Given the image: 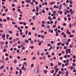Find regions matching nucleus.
<instances>
[{
    "label": "nucleus",
    "instance_id": "1",
    "mask_svg": "<svg viewBox=\"0 0 76 76\" xmlns=\"http://www.w3.org/2000/svg\"><path fill=\"white\" fill-rule=\"evenodd\" d=\"M34 72L35 73L38 74L39 73V72L38 71V69L37 68H35L34 69Z\"/></svg>",
    "mask_w": 76,
    "mask_h": 76
},
{
    "label": "nucleus",
    "instance_id": "2",
    "mask_svg": "<svg viewBox=\"0 0 76 76\" xmlns=\"http://www.w3.org/2000/svg\"><path fill=\"white\" fill-rule=\"evenodd\" d=\"M2 59H3V61H2V63L4 64L5 63V61L4 58V56H3L2 57Z\"/></svg>",
    "mask_w": 76,
    "mask_h": 76
},
{
    "label": "nucleus",
    "instance_id": "3",
    "mask_svg": "<svg viewBox=\"0 0 76 76\" xmlns=\"http://www.w3.org/2000/svg\"><path fill=\"white\" fill-rule=\"evenodd\" d=\"M75 10H73V11H71V12H70V13H71V15H73V13H75Z\"/></svg>",
    "mask_w": 76,
    "mask_h": 76
},
{
    "label": "nucleus",
    "instance_id": "4",
    "mask_svg": "<svg viewBox=\"0 0 76 76\" xmlns=\"http://www.w3.org/2000/svg\"><path fill=\"white\" fill-rule=\"evenodd\" d=\"M70 38H73L74 37V35L73 34H71L69 36Z\"/></svg>",
    "mask_w": 76,
    "mask_h": 76
},
{
    "label": "nucleus",
    "instance_id": "5",
    "mask_svg": "<svg viewBox=\"0 0 76 76\" xmlns=\"http://www.w3.org/2000/svg\"><path fill=\"white\" fill-rule=\"evenodd\" d=\"M4 65L2 66L1 67H0V69L1 70L2 69H3V68H4Z\"/></svg>",
    "mask_w": 76,
    "mask_h": 76
},
{
    "label": "nucleus",
    "instance_id": "6",
    "mask_svg": "<svg viewBox=\"0 0 76 76\" xmlns=\"http://www.w3.org/2000/svg\"><path fill=\"white\" fill-rule=\"evenodd\" d=\"M24 41H25L24 42H26V43H28L29 42V41H28V40H26V39H25L24 40Z\"/></svg>",
    "mask_w": 76,
    "mask_h": 76
},
{
    "label": "nucleus",
    "instance_id": "7",
    "mask_svg": "<svg viewBox=\"0 0 76 76\" xmlns=\"http://www.w3.org/2000/svg\"><path fill=\"white\" fill-rule=\"evenodd\" d=\"M46 58V56H43L42 57V58L43 59V60H45Z\"/></svg>",
    "mask_w": 76,
    "mask_h": 76
},
{
    "label": "nucleus",
    "instance_id": "8",
    "mask_svg": "<svg viewBox=\"0 0 76 76\" xmlns=\"http://www.w3.org/2000/svg\"><path fill=\"white\" fill-rule=\"evenodd\" d=\"M66 33H67V34H68L69 35H70L71 34V32H70L69 31H68V32L66 31Z\"/></svg>",
    "mask_w": 76,
    "mask_h": 76
},
{
    "label": "nucleus",
    "instance_id": "9",
    "mask_svg": "<svg viewBox=\"0 0 76 76\" xmlns=\"http://www.w3.org/2000/svg\"><path fill=\"white\" fill-rule=\"evenodd\" d=\"M46 25L48 26L47 28H48V29H50V26L48 24H46Z\"/></svg>",
    "mask_w": 76,
    "mask_h": 76
},
{
    "label": "nucleus",
    "instance_id": "10",
    "mask_svg": "<svg viewBox=\"0 0 76 76\" xmlns=\"http://www.w3.org/2000/svg\"><path fill=\"white\" fill-rule=\"evenodd\" d=\"M56 36H58V31H56Z\"/></svg>",
    "mask_w": 76,
    "mask_h": 76
},
{
    "label": "nucleus",
    "instance_id": "11",
    "mask_svg": "<svg viewBox=\"0 0 76 76\" xmlns=\"http://www.w3.org/2000/svg\"><path fill=\"white\" fill-rule=\"evenodd\" d=\"M48 72V71H47V70H45L44 71V73L45 74H47V72Z\"/></svg>",
    "mask_w": 76,
    "mask_h": 76
},
{
    "label": "nucleus",
    "instance_id": "12",
    "mask_svg": "<svg viewBox=\"0 0 76 76\" xmlns=\"http://www.w3.org/2000/svg\"><path fill=\"white\" fill-rule=\"evenodd\" d=\"M7 21H9V20H10V18L9 17H7Z\"/></svg>",
    "mask_w": 76,
    "mask_h": 76
},
{
    "label": "nucleus",
    "instance_id": "13",
    "mask_svg": "<svg viewBox=\"0 0 76 76\" xmlns=\"http://www.w3.org/2000/svg\"><path fill=\"white\" fill-rule=\"evenodd\" d=\"M14 63H18V61L16 60H14Z\"/></svg>",
    "mask_w": 76,
    "mask_h": 76
},
{
    "label": "nucleus",
    "instance_id": "14",
    "mask_svg": "<svg viewBox=\"0 0 76 76\" xmlns=\"http://www.w3.org/2000/svg\"><path fill=\"white\" fill-rule=\"evenodd\" d=\"M35 16L36 17H37L36 16L34 15L32 17V18H33V20H35Z\"/></svg>",
    "mask_w": 76,
    "mask_h": 76
},
{
    "label": "nucleus",
    "instance_id": "15",
    "mask_svg": "<svg viewBox=\"0 0 76 76\" xmlns=\"http://www.w3.org/2000/svg\"><path fill=\"white\" fill-rule=\"evenodd\" d=\"M17 45V43H15L14 45H12V46L13 47H14L15 46V45Z\"/></svg>",
    "mask_w": 76,
    "mask_h": 76
},
{
    "label": "nucleus",
    "instance_id": "16",
    "mask_svg": "<svg viewBox=\"0 0 76 76\" xmlns=\"http://www.w3.org/2000/svg\"><path fill=\"white\" fill-rule=\"evenodd\" d=\"M69 26L70 28H72V24L70 23L69 24Z\"/></svg>",
    "mask_w": 76,
    "mask_h": 76
},
{
    "label": "nucleus",
    "instance_id": "17",
    "mask_svg": "<svg viewBox=\"0 0 76 76\" xmlns=\"http://www.w3.org/2000/svg\"><path fill=\"white\" fill-rule=\"evenodd\" d=\"M55 70H53L51 71V73H54Z\"/></svg>",
    "mask_w": 76,
    "mask_h": 76
},
{
    "label": "nucleus",
    "instance_id": "18",
    "mask_svg": "<svg viewBox=\"0 0 76 76\" xmlns=\"http://www.w3.org/2000/svg\"><path fill=\"white\" fill-rule=\"evenodd\" d=\"M50 4H55V2H52L50 3Z\"/></svg>",
    "mask_w": 76,
    "mask_h": 76
},
{
    "label": "nucleus",
    "instance_id": "19",
    "mask_svg": "<svg viewBox=\"0 0 76 76\" xmlns=\"http://www.w3.org/2000/svg\"><path fill=\"white\" fill-rule=\"evenodd\" d=\"M65 74H66V75H68L69 74V72L68 71H66L65 72Z\"/></svg>",
    "mask_w": 76,
    "mask_h": 76
},
{
    "label": "nucleus",
    "instance_id": "20",
    "mask_svg": "<svg viewBox=\"0 0 76 76\" xmlns=\"http://www.w3.org/2000/svg\"><path fill=\"white\" fill-rule=\"evenodd\" d=\"M7 11H8V9L7 8H6L5 10V12H7Z\"/></svg>",
    "mask_w": 76,
    "mask_h": 76
},
{
    "label": "nucleus",
    "instance_id": "21",
    "mask_svg": "<svg viewBox=\"0 0 76 76\" xmlns=\"http://www.w3.org/2000/svg\"><path fill=\"white\" fill-rule=\"evenodd\" d=\"M8 60H9V58L7 57L5 58V61H8Z\"/></svg>",
    "mask_w": 76,
    "mask_h": 76
},
{
    "label": "nucleus",
    "instance_id": "22",
    "mask_svg": "<svg viewBox=\"0 0 76 76\" xmlns=\"http://www.w3.org/2000/svg\"><path fill=\"white\" fill-rule=\"evenodd\" d=\"M42 28H44V27L45 26V25H44V24H42Z\"/></svg>",
    "mask_w": 76,
    "mask_h": 76
},
{
    "label": "nucleus",
    "instance_id": "23",
    "mask_svg": "<svg viewBox=\"0 0 76 76\" xmlns=\"http://www.w3.org/2000/svg\"><path fill=\"white\" fill-rule=\"evenodd\" d=\"M48 19L49 20H50V19L51 18V16H49L48 17Z\"/></svg>",
    "mask_w": 76,
    "mask_h": 76
},
{
    "label": "nucleus",
    "instance_id": "24",
    "mask_svg": "<svg viewBox=\"0 0 76 76\" xmlns=\"http://www.w3.org/2000/svg\"><path fill=\"white\" fill-rule=\"evenodd\" d=\"M26 3H29V0H26Z\"/></svg>",
    "mask_w": 76,
    "mask_h": 76
},
{
    "label": "nucleus",
    "instance_id": "25",
    "mask_svg": "<svg viewBox=\"0 0 76 76\" xmlns=\"http://www.w3.org/2000/svg\"><path fill=\"white\" fill-rule=\"evenodd\" d=\"M41 36L42 37V38H45V36L44 35H41Z\"/></svg>",
    "mask_w": 76,
    "mask_h": 76
},
{
    "label": "nucleus",
    "instance_id": "26",
    "mask_svg": "<svg viewBox=\"0 0 76 76\" xmlns=\"http://www.w3.org/2000/svg\"><path fill=\"white\" fill-rule=\"evenodd\" d=\"M44 9H43V10H42V13H45V11L44 10Z\"/></svg>",
    "mask_w": 76,
    "mask_h": 76
},
{
    "label": "nucleus",
    "instance_id": "27",
    "mask_svg": "<svg viewBox=\"0 0 76 76\" xmlns=\"http://www.w3.org/2000/svg\"><path fill=\"white\" fill-rule=\"evenodd\" d=\"M54 31H55V32H56V31H58V29H57V28H56V29H54Z\"/></svg>",
    "mask_w": 76,
    "mask_h": 76
},
{
    "label": "nucleus",
    "instance_id": "28",
    "mask_svg": "<svg viewBox=\"0 0 76 76\" xmlns=\"http://www.w3.org/2000/svg\"><path fill=\"white\" fill-rule=\"evenodd\" d=\"M39 15V13H38V12H36V15L37 16H38V15Z\"/></svg>",
    "mask_w": 76,
    "mask_h": 76
},
{
    "label": "nucleus",
    "instance_id": "29",
    "mask_svg": "<svg viewBox=\"0 0 76 76\" xmlns=\"http://www.w3.org/2000/svg\"><path fill=\"white\" fill-rule=\"evenodd\" d=\"M63 13V12L62 11H59V14L60 15H61L62 13Z\"/></svg>",
    "mask_w": 76,
    "mask_h": 76
},
{
    "label": "nucleus",
    "instance_id": "30",
    "mask_svg": "<svg viewBox=\"0 0 76 76\" xmlns=\"http://www.w3.org/2000/svg\"><path fill=\"white\" fill-rule=\"evenodd\" d=\"M65 73V71H62V75H64V74Z\"/></svg>",
    "mask_w": 76,
    "mask_h": 76
},
{
    "label": "nucleus",
    "instance_id": "31",
    "mask_svg": "<svg viewBox=\"0 0 76 76\" xmlns=\"http://www.w3.org/2000/svg\"><path fill=\"white\" fill-rule=\"evenodd\" d=\"M58 70H59V69L58 68H57L56 69V71H55V72H58Z\"/></svg>",
    "mask_w": 76,
    "mask_h": 76
},
{
    "label": "nucleus",
    "instance_id": "32",
    "mask_svg": "<svg viewBox=\"0 0 76 76\" xmlns=\"http://www.w3.org/2000/svg\"><path fill=\"white\" fill-rule=\"evenodd\" d=\"M56 75H57V73H54L53 75V76H56Z\"/></svg>",
    "mask_w": 76,
    "mask_h": 76
},
{
    "label": "nucleus",
    "instance_id": "33",
    "mask_svg": "<svg viewBox=\"0 0 76 76\" xmlns=\"http://www.w3.org/2000/svg\"><path fill=\"white\" fill-rule=\"evenodd\" d=\"M53 19H56V17L55 16H54L53 18Z\"/></svg>",
    "mask_w": 76,
    "mask_h": 76
},
{
    "label": "nucleus",
    "instance_id": "34",
    "mask_svg": "<svg viewBox=\"0 0 76 76\" xmlns=\"http://www.w3.org/2000/svg\"><path fill=\"white\" fill-rule=\"evenodd\" d=\"M26 35H28V30H26Z\"/></svg>",
    "mask_w": 76,
    "mask_h": 76
},
{
    "label": "nucleus",
    "instance_id": "35",
    "mask_svg": "<svg viewBox=\"0 0 76 76\" xmlns=\"http://www.w3.org/2000/svg\"><path fill=\"white\" fill-rule=\"evenodd\" d=\"M25 42L24 41L23 42L22 44L23 45L25 46Z\"/></svg>",
    "mask_w": 76,
    "mask_h": 76
},
{
    "label": "nucleus",
    "instance_id": "36",
    "mask_svg": "<svg viewBox=\"0 0 76 76\" xmlns=\"http://www.w3.org/2000/svg\"><path fill=\"white\" fill-rule=\"evenodd\" d=\"M26 24H27V23H26V22H24L23 23V25L24 26L26 25Z\"/></svg>",
    "mask_w": 76,
    "mask_h": 76
},
{
    "label": "nucleus",
    "instance_id": "37",
    "mask_svg": "<svg viewBox=\"0 0 76 76\" xmlns=\"http://www.w3.org/2000/svg\"><path fill=\"white\" fill-rule=\"evenodd\" d=\"M26 37V36L25 35V34L23 35H22V37L23 38H24V37Z\"/></svg>",
    "mask_w": 76,
    "mask_h": 76
},
{
    "label": "nucleus",
    "instance_id": "38",
    "mask_svg": "<svg viewBox=\"0 0 76 76\" xmlns=\"http://www.w3.org/2000/svg\"><path fill=\"white\" fill-rule=\"evenodd\" d=\"M36 59V58L35 57V56H34L33 57V58H32V60H35V59Z\"/></svg>",
    "mask_w": 76,
    "mask_h": 76
},
{
    "label": "nucleus",
    "instance_id": "39",
    "mask_svg": "<svg viewBox=\"0 0 76 76\" xmlns=\"http://www.w3.org/2000/svg\"><path fill=\"white\" fill-rule=\"evenodd\" d=\"M61 6H60V7L59 8V9H61V7L62 6H63V5L62 4H61Z\"/></svg>",
    "mask_w": 76,
    "mask_h": 76
},
{
    "label": "nucleus",
    "instance_id": "40",
    "mask_svg": "<svg viewBox=\"0 0 76 76\" xmlns=\"http://www.w3.org/2000/svg\"><path fill=\"white\" fill-rule=\"evenodd\" d=\"M50 65L51 66H53L54 64H53V63H51L50 64Z\"/></svg>",
    "mask_w": 76,
    "mask_h": 76
},
{
    "label": "nucleus",
    "instance_id": "41",
    "mask_svg": "<svg viewBox=\"0 0 76 76\" xmlns=\"http://www.w3.org/2000/svg\"><path fill=\"white\" fill-rule=\"evenodd\" d=\"M61 70L62 71H64V68H62L61 69Z\"/></svg>",
    "mask_w": 76,
    "mask_h": 76
},
{
    "label": "nucleus",
    "instance_id": "42",
    "mask_svg": "<svg viewBox=\"0 0 76 76\" xmlns=\"http://www.w3.org/2000/svg\"><path fill=\"white\" fill-rule=\"evenodd\" d=\"M30 48L31 49H33V48H34V47L33 46H31Z\"/></svg>",
    "mask_w": 76,
    "mask_h": 76
},
{
    "label": "nucleus",
    "instance_id": "43",
    "mask_svg": "<svg viewBox=\"0 0 76 76\" xmlns=\"http://www.w3.org/2000/svg\"><path fill=\"white\" fill-rule=\"evenodd\" d=\"M5 51H6V52L7 51V50H6V49H4L3 50V52H5Z\"/></svg>",
    "mask_w": 76,
    "mask_h": 76
},
{
    "label": "nucleus",
    "instance_id": "44",
    "mask_svg": "<svg viewBox=\"0 0 76 76\" xmlns=\"http://www.w3.org/2000/svg\"><path fill=\"white\" fill-rule=\"evenodd\" d=\"M31 67H34V64H32L31 65Z\"/></svg>",
    "mask_w": 76,
    "mask_h": 76
},
{
    "label": "nucleus",
    "instance_id": "45",
    "mask_svg": "<svg viewBox=\"0 0 76 76\" xmlns=\"http://www.w3.org/2000/svg\"><path fill=\"white\" fill-rule=\"evenodd\" d=\"M10 70H13V68L12 67H10Z\"/></svg>",
    "mask_w": 76,
    "mask_h": 76
},
{
    "label": "nucleus",
    "instance_id": "46",
    "mask_svg": "<svg viewBox=\"0 0 76 76\" xmlns=\"http://www.w3.org/2000/svg\"><path fill=\"white\" fill-rule=\"evenodd\" d=\"M12 23L13 25H15V24H16V23H15V22H12Z\"/></svg>",
    "mask_w": 76,
    "mask_h": 76
},
{
    "label": "nucleus",
    "instance_id": "47",
    "mask_svg": "<svg viewBox=\"0 0 76 76\" xmlns=\"http://www.w3.org/2000/svg\"><path fill=\"white\" fill-rule=\"evenodd\" d=\"M39 46H40V45H41V42H39V44H38Z\"/></svg>",
    "mask_w": 76,
    "mask_h": 76
},
{
    "label": "nucleus",
    "instance_id": "48",
    "mask_svg": "<svg viewBox=\"0 0 76 76\" xmlns=\"http://www.w3.org/2000/svg\"><path fill=\"white\" fill-rule=\"evenodd\" d=\"M28 50H26V54H28Z\"/></svg>",
    "mask_w": 76,
    "mask_h": 76
},
{
    "label": "nucleus",
    "instance_id": "49",
    "mask_svg": "<svg viewBox=\"0 0 76 76\" xmlns=\"http://www.w3.org/2000/svg\"><path fill=\"white\" fill-rule=\"evenodd\" d=\"M69 7H73V5L72 4H70L69 5Z\"/></svg>",
    "mask_w": 76,
    "mask_h": 76
},
{
    "label": "nucleus",
    "instance_id": "50",
    "mask_svg": "<svg viewBox=\"0 0 76 76\" xmlns=\"http://www.w3.org/2000/svg\"><path fill=\"white\" fill-rule=\"evenodd\" d=\"M37 68L38 69H39V65H37Z\"/></svg>",
    "mask_w": 76,
    "mask_h": 76
},
{
    "label": "nucleus",
    "instance_id": "51",
    "mask_svg": "<svg viewBox=\"0 0 76 76\" xmlns=\"http://www.w3.org/2000/svg\"><path fill=\"white\" fill-rule=\"evenodd\" d=\"M63 35V37H64V38H66V35L65 34H64Z\"/></svg>",
    "mask_w": 76,
    "mask_h": 76
},
{
    "label": "nucleus",
    "instance_id": "52",
    "mask_svg": "<svg viewBox=\"0 0 76 76\" xmlns=\"http://www.w3.org/2000/svg\"><path fill=\"white\" fill-rule=\"evenodd\" d=\"M72 65L73 66H75L76 65V64H75V63H73L72 64Z\"/></svg>",
    "mask_w": 76,
    "mask_h": 76
},
{
    "label": "nucleus",
    "instance_id": "53",
    "mask_svg": "<svg viewBox=\"0 0 76 76\" xmlns=\"http://www.w3.org/2000/svg\"><path fill=\"white\" fill-rule=\"evenodd\" d=\"M5 35L4 34V35L2 36V38H4V37H5Z\"/></svg>",
    "mask_w": 76,
    "mask_h": 76
},
{
    "label": "nucleus",
    "instance_id": "54",
    "mask_svg": "<svg viewBox=\"0 0 76 76\" xmlns=\"http://www.w3.org/2000/svg\"><path fill=\"white\" fill-rule=\"evenodd\" d=\"M10 74H12V73H13V72L10 71L9 72Z\"/></svg>",
    "mask_w": 76,
    "mask_h": 76
},
{
    "label": "nucleus",
    "instance_id": "55",
    "mask_svg": "<svg viewBox=\"0 0 76 76\" xmlns=\"http://www.w3.org/2000/svg\"><path fill=\"white\" fill-rule=\"evenodd\" d=\"M65 34V33H64V32H62L61 34V35H64V34Z\"/></svg>",
    "mask_w": 76,
    "mask_h": 76
},
{
    "label": "nucleus",
    "instance_id": "56",
    "mask_svg": "<svg viewBox=\"0 0 76 76\" xmlns=\"http://www.w3.org/2000/svg\"><path fill=\"white\" fill-rule=\"evenodd\" d=\"M6 13H4V14H3L2 15V16H5V15H6Z\"/></svg>",
    "mask_w": 76,
    "mask_h": 76
},
{
    "label": "nucleus",
    "instance_id": "57",
    "mask_svg": "<svg viewBox=\"0 0 76 76\" xmlns=\"http://www.w3.org/2000/svg\"><path fill=\"white\" fill-rule=\"evenodd\" d=\"M4 75V73H1V74L0 75V76H2V75Z\"/></svg>",
    "mask_w": 76,
    "mask_h": 76
},
{
    "label": "nucleus",
    "instance_id": "58",
    "mask_svg": "<svg viewBox=\"0 0 76 76\" xmlns=\"http://www.w3.org/2000/svg\"><path fill=\"white\" fill-rule=\"evenodd\" d=\"M65 65L64 64H63L62 65V67H64Z\"/></svg>",
    "mask_w": 76,
    "mask_h": 76
},
{
    "label": "nucleus",
    "instance_id": "59",
    "mask_svg": "<svg viewBox=\"0 0 76 76\" xmlns=\"http://www.w3.org/2000/svg\"><path fill=\"white\" fill-rule=\"evenodd\" d=\"M9 33H10V34H12V32L11 31H9Z\"/></svg>",
    "mask_w": 76,
    "mask_h": 76
},
{
    "label": "nucleus",
    "instance_id": "60",
    "mask_svg": "<svg viewBox=\"0 0 76 76\" xmlns=\"http://www.w3.org/2000/svg\"><path fill=\"white\" fill-rule=\"evenodd\" d=\"M24 69H25V68L24 67H21V69L22 70H24Z\"/></svg>",
    "mask_w": 76,
    "mask_h": 76
},
{
    "label": "nucleus",
    "instance_id": "61",
    "mask_svg": "<svg viewBox=\"0 0 76 76\" xmlns=\"http://www.w3.org/2000/svg\"><path fill=\"white\" fill-rule=\"evenodd\" d=\"M15 28H18V25H15Z\"/></svg>",
    "mask_w": 76,
    "mask_h": 76
},
{
    "label": "nucleus",
    "instance_id": "62",
    "mask_svg": "<svg viewBox=\"0 0 76 76\" xmlns=\"http://www.w3.org/2000/svg\"><path fill=\"white\" fill-rule=\"evenodd\" d=\"M32 12H35V9H34L32 10Z\"/></svg>",
    "mask_w": 76,
    "mask_h": 76
},
{
    "label": "nucleus",
    "instance_id": "63",
    "mask_svg": "<svg viewBox=\"0 0 76 76\" xmlns=\"http://www.w3.org/2000/svg\"><path fill=\"white\" fill-rule=\"evenodd\" d=\"M31 32H29L28 33V35H31Z\"/></svg>",
    "mask_w": 76,
    "mask_h": 76
},
{
    "label": "nucleus",
    "instance_id": "64",
    "mask_svg": "<svg viewBox=\"0 0 76 76\" xmlns=\"http://www.w3.org/2000/svg\"><path fill=\"white\" fill-rule=\"evenodd\" d=\"M30 42H31V44H33V41H32V40H31L30 41Z\"/></svg>",
    "mask_w": 76,
    "mask_h": 76
}]
</instances>
